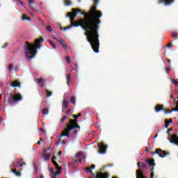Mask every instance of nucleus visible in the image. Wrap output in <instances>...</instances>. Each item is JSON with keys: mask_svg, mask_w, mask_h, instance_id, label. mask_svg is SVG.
Masks as SVG:
<instances>
[{"mask_svg": "<svg viewBox=\"0 0 178 178\" xmlns=\"http://www.w3.org/2000/svg\"><path fill=\"white\" fill-rule=\"evenodd\" d=\"M94 6L91 7L88 13H82L81 9H72V12L67 14L70 19L71 26L64 28V31L69 30L71 27H82L85 31H87V40L90 45H99V40L98 38V30H99V24H101V17L102 12L97 10V5L99 0H93ZM77 13H81L84 19L74 21V17H77Z\"/></svg>", "mask_w": 178, "mask_h": 178, "instance_id": "f257e3e1", "label": "nucleus"}, {"mask_svg": "<svg viewBox=\"0 0 178 178\" xmlns=\"http://www.w3.org/2000/svg\"><path fill=\"white\" fill-rule=\"evenodd\" d=\"M66 128L63 130L60 137L70 138V136H74L80 131V125L77 124V119L70 120L69 123L66 124Z\"/></svg>", "mask_w": 178, "mask_h": 178, "instance_id": "f03ea898", "label": "nucleus"}, {"mask_svg": "<svg viewBox=\"0 0 178 178\" xmlns=\"http://www.w3.org/2000/svg\"><path fill=\"white\" fill-rule=\"evenodd\" d=\"M41 48V45H25L24 54L26 59H33L37 55V50Z\"/></svg>", "mask_w": 178, "mask_h": 178, "instance_id": "7ed1b4c3", "label": "nucleus"}, {"mask_svg": "<svg viewBox=\"0 0 178 178\" xmlns=\"http://www.w3.org/2000/svg\"><path fill=\"white\" fill-rule=\"evenodd\" d=\"M23 99V97L20 94H15L10 93L8 95L7 101L8 102V105H13V104H16V102H19Z\"/></svg>", "mask_w": 178, "mask_h": 178, "instance_id": "20e7f679", "label": "nucleus"}, {"mask_svg": "<svg viewBox=\"0 0 178 178\" xmlns=\"http://www.w3.org/2000/svg\"><path fill=\"white\" fill-rule=\"evenodd\" d=\"M155 154H157V155H159V156H160V158H165V156H167V155H169L168 153H167L166 152H165L161 149H156V152H152V155H155Z\"/></svg>", "mask_w": 178, "mask_h": 178, "instance_id": "39448f33", "label": "nucleus"}, {"mask_svg": "<svg viewBox=\"0 0 178 178\" xmlns=\"http://www.w3.org/2000/svg\"><path fill=\"white\" fill-rule=\"evenodd\" d=\"M98 147H99V152H100V154H105L106 152L108 146L105 145V143L102 142L99 144Z\"/></svg>", "mask_w": 178, "mask_h": 178, "instance_id": "423d86ee", "label": "nucleus"}, {"mask_svg": "<svg viewBox=\"0 0 178 178\" xmlns=\"http://www.w3.org/2000/svg\"><path fill=\"white\" fill-rule=\"evenodd\" d=\"M41 42H44V38H40L35 40V43H30L29 42H25V45H41Z\"/></svg>", "mask_w": 178, "mask_h": 178, "instance_id": "0eeeda50", "label": "nucleus"}, {"mask_svg": "<svg viewBox=\"0 0 178 178\" xmlns=\"http://www.w3.org/2000/svg\"><path fill=\"white\" fill-rule=\"evenodd\" d=\"M170 143H171V144H175V145H178V137H177V135L173 134L171 136V139L170 140Z\"/></svg>", "mask_w": 178, "mask_h": 178, "instance_id": "6e6552de", "label": "nucleus"}, {"mask_svg": "<svg viewBox=\"0 0 178 178\" xmlns=\"http://www.w3.org/2000/svg\"><path fill=\"white\" fill-rule=\"evenodd\" d=\"M96 178H109V173H108V172H105V173L98 172L96 175Z\"/></svg>", "mask_w": 178, "mask_h": 178, "instance_id": "1a4fd4ad", "label": "nucleus"}, {"mask_svg": "<svg viewBox=\"0 0 178 178\" xmlns=\"http://www.w3.org/2000/svg\"><path fill=\"white\" fill-rule=\"evenodd\" d=\"M163 2L166 6H169V5H172L175 2V0H160L159 3H162Z\"/></svg>", "mask_w": 178, "mask_h": 178, "instance_id": "9d476101", "label": "nucleus"}, {"mask_svg": "<svg viewBox=\"0 0 178 178\" xmlns=\"http://www.w3.org/2000/svg\"><path fill=\"white\" fill-rule=\"evenodd\" d=\"M42 158L44 159V161H49V159L51 158V154L50 153H44L42 155Z\"/></svg>", "mask_w": 178, "mask_h": 178, "instance_id": "9b49d317", "label": "nucleus"}, {"mask_svg": "<svg viewBox=\"0 0 178 178\" xmlns=\"http://www.w3.org/2000/svg\"><path fill=\"white\" fill-rule=\"evenodd\" d=\"M20 82L17 80H15L10 83L11 87H20Z\"/></svg>", "mask_w": 178, "mask_h": 178, "instance_id": "f8f14e48", "label": "nucleus"}, {"mask_svg": "<svg viewBox=\"0 0 178 178\" xmlns=\"http://www.w3.org/2000/svg\"><path fill=\"white\" fill-rule=\"evenodd\" d=\"M138 166L139 169H142L143 170H144L147 168V164L144 162H141V163L138 162Z\"/></svg>", "mask_w": 178, "mask_h": 178, "instance_id": "ddd939ff", "label": "nucleus"}, {"mask_svg": "<svg viewBox=\"0 0 178 178\" xmlns=\"http://www.w3.org/2000/svg\"><path fill=\"white\" fill-rule=\"evenodd\" d=\"M154 109H155L156 113L161 112V111H163V105L157 104L155 106Z\"/></svg>", "mask_w": 178, "mask_h": 178, "instance_id": "4468645a", "label": "nucleus"}, {"mask_svg": "<svg viewBox=\"0 0 178 178\" xmlns=\"http://www.w3.org/2000/svg\"><path fill=\"white\" fill-rule=\"evenodd\" d=\"M91 48L95 54H98V52H99V45H91Z\"/></svg>", "mask_w": 178, "mask_h": 178, "instance_id": "2eb2a0df", "label": "nucleus"}, {"mask_svg": "<svg viewBox=\"0 0 178 178\" xmlns=\"http://www.w3.org/2000/svg\"><path fill=\"white\" fill-rule=\"evenodd\" d=\"M146 163H148L149 166H155V161L154 159H147Z\"/></svg>", "mask_w": 178, "mask_h": 178, "instance_id": "dca6fc26", "label": "nucleus"}, {"mask_svg": "<svg viewBox=\"0 0 178 178\" xmlns=\"http://www.w3.org/2000/svg\"><path fill=\"white\" fill-rule=\"evenodd\" d=\"M28 2L29 3L31 10H35V8L34 7L35 2L33 1V0H28Z\"/></svg>", "mask_w": 178, "mask_h": 178, "instance_id": "f3484780", "label": "nucleus"}, {"mask_svg": "<svg viewBox=\"0 0 178 178\" xmlns=\"http://www.w3.org/2000/svg\"><path fill=\"white\" fill-rule=\"evenodd\" d=\"M66 79H67V86H70V83L72 81V74H68L66 76Z\"/></svg>", "mask_w": 178, "mask_h": 178, "instance_id": "a211bd4d", "label": "nucleus"}, {"mask_svg": "<svg viewBox=\"0 0 178 178\" xmlns=\"http://www.w3.org/2000/svg\"><path fill=\"white\" fill-rule=\"evenodd\" d=\"M56 170H58V172H56L54 174V175L53 177H51V178H56V176H59V175H60V173L62 172V168H56Z\"/></svg>", "mask_w": 178, "mask_h": 178, "instance_id": "6ab92c4d", "label": "nucleus"}, {"mask_svg": "<svg viewBox=\"0 0 178 178\" xmlns=\"http://www.w3.org/2000/svg\"><path fill=\"white\" fill-rule=\"evenodd\" d=\"M67 106H69V102H67V100H64L63 102V108H65V109H67Z\"/></svg>", "mask_w": 178, "mask_h": 178, "instance_id": "aec40b11", "label": "nucleus"}, {"mask_svg": "<svg viewBox=\"0 0 178 178\" xmlns=\"http://www.w3.org/2000/svg\"><path fill=\"white\" fill-rule=\"evenodd\" d=\"M57 42H59V44H61V45H66V42L63 40V39H61L60 38L57 39Z\"/></svg>", "mask_w": 178, "mask_h": 178, "instance_id": "412c9836", "label": "nucleus"}, {"mask_svg": "<svg viewBox=\"0 0 178 178\" xmlns=\"http://www.w3.org/2000/svg\"><path fill=\"white\" fill-rule=\"evenodd\" d=\"M64 3L66 6H71L72 1L71 0H64Z\"/></svg>", "mask_w": 178, "mask_h": 178, "instance_id": "4be33fe9", "label": "nucleus"}, {"mask_svg": "<svg viewBox=\"0 0 178 178\" xmlns=\"http://www.w3.org/2000/svg\"><path fill=\"white\" fill-rule=\"evenodd\" d=\"M22 20H28L29 22H30V20H31V17H27V15H24L22 17Z\"/></svg>", "mask_w": 178, "mask_h": 178, "instance_id": "5701e85b", "label": "nucleus"}, {"mask_svg": "<svg viewBox=\"0 0 178 178\" xmlns=\"http://www.w3.org/2000/svg\"><path fill=\"white\" fill-rule=\"evenodd\" d=\"M47 31H49V33H55V31H54V29H52V26H48L46 28Z\"/></svg>", "mask_w": 178, "mask_h": 178, "instance_id": "b1692460", "label": "nucleus"}, {"mask_svg": "<svg viewBox=\"0 0 178 178\" xmlns=\"http://www.w3.org/2000/svg\"><path fill=\"white\" fill-rule=\"evenodd\" d=\"M49 113V111H48L47 108H43L42 110V115H48Z\"/></svg>", "mask_w": 178, "mask_h": 178, "instance_id": "393cba45", "label": "nucleus"}, {"mask_svg": "<svg viewBox=\"0 0 178 178\" xmlns=\"http://www.w3.org/2000/svg\"><path fill=\"white\" fill-rule=\"evenodd\" d=\"M13 173H14V175H15V176H18V177H20V175H21V173L17 172V170H16V169L13 170Z\"/></svg>", "mask_w": 178, "mask_h": 178, "instance_id": "a878e982", "label": "nucleus"}, {"mask_svg": "<svg viewBox=\"0 0 178 178\" xmlns=\"http://www.w3.org/2000/svg\"><path fill=\"white\" fill-rule=\"evenodd\" d=\"M66 119H67V115H63L60 120V123H63Z\"/></svg>", "mask_w": 178, "mask_h": 178, "instance_id": "bb28decb", "label": "nucleus"}, {"mask_svg": "<svg viewBox=\"0 0 178 178\" xmlns=\"http://www.w3.org/2000/svg\"><path fill=\"white\" fill-rule=\"evenodd\" d=\"M49 172L51 173L50 177H52V175H55V169L54 168H51Z\"/></svg>", "mask_w": 178, "mask_h": 178, "instance_id": "cd10ccee", "label": "nucleus"}, {"mask_svg": "<svg viewBox=\"0 0 178 178\" xmlns=\"http://www.w3.org/2000/svg\"><path fill=\"white\" fill-rule=\"evenodd\" d=\"M70 102H71L72 104H73V105H76V97H71Z\"/></svg>", "mask_w": 178, "mask_h": 178, "instance_id": "c85d7f7f", "label": "nucleus"}, {"mask_svg": "<svg viewBox=\"0 0 178 178\" xmlns=\"http://www.w3.org/2000/svg\"><path fill=\"white\" fill-rule=\"evenodd\" d=\"M52 163L54 165L56 169H59V168H61L60 166H59V164L56 163V161H52Z\"/></svg>", "mask_w": 178, "mask_h": 178, "instance_id": "c756f323", "label": "nucleus"}, {"mask_svg": "<svg viewBox=\"0 0 178 178\" xmlns=\"http://www.w3.org/2000/svg\"><path fill=\"white\" fill-rule=\"evenodd\" d=\"M172 83L176 86L178 87V80L172 79Z\"/></svg>", "mask_w": 178, "mask_h": 178, "instance_id": "7c9ffc66", "label": "nucleus"}, {"mask_svg": "<svg viewBox=\"0 0 178 178\" xmlns=\"http://www.w3.org/2000/svg\"><path fill=\"white\" fill-rule=\"evenodd\" d=\"M37 81L39 84H42L43 81H44V79L42 78H38L37 79Z\"/></svg>", "mask_w": 178, "mask_h": 178, "instance_id": "2f4dec72", "label": "nucleus"}, {"mask_svg": "<svg viewBox=\"0 0 178 178\" xmlns=\"http://www.w3.org/2000/svg\"><path fill=\"white\" fill-rule=\"evenodd\" d=\"M47 95L46 97H51L52 95V91H49L48 90H46Z\"/></svg>", "mask_w": 178, "mask_h": 178, "instance_id": "473e14b6", "label": "nucleus"}, {"mask_svg": "<svg viewBox=\"0 0 178 178\" xmlns=\"http://www.w3.org/2000/svg\"><path fill=\"white\" fill-rule=\"evenodd\" d=\"M86 173H92V171L91 170V168L88 167L85 169Z\"/></svg>", "mask_w": 178, "mask_h": 178, "instance_id": "72a5a7b5", "label": "nucleus"}, {"mask_svg": "<svg viewBox=\"0 0 178 178\" xmlns=\"http://www.w3.org/2000/svg\"><path fill=\"white\" fill-rule=\"evenodd\" d=\"M172 38H177V37H178V33H176V32H172Z\"/></svg>", "mask_w": 178, "mask_h": 178, "instance_id": "f704fd0d", "label": "nucleus"}, {"mask_svg": "<svg viewBox=\"0 0 178 178\" xmlns=\"http://www.w3.org/2000/svg\"><path fill=\"white\" fill-rule=\"evenodd\" d=\"M20 165V161H18L17 163H15L13 165V168H19Z\"/></svg>", "mask_w": 178, "mask_h": 178, "instance_id": "c9c22d12", "label": "nucleus"}, {"mask_svg": "<svg viewBox=\"0 0 178 178\" xmlns=\"http://www.w3.org/2000/svg\"><path fill=\"white\" fill-rule=\"evenodd\" d=\"M164 112L165 115H168V113H172V112H173V109L172 111L166 109L164 111Z\"/></svg>", "mask_w": 178, "mask_h": 178, "instance_id": "e433bc0d", "label": "nucleus"}, {"mask_svg": "<svg viewBox=\"0 0 178 178\" xmlns=\"http://www.w3.org/2000/svg\"><path fill=\"white\" fill-rule=\"evenodd\" d=\"M70 47H69V46L67 45H63L62 49H64V51H66L67 49H69Z\"/></svg>", "mask_w": 178, "mask_h": 178, "instance_id": "4c0bfd02", "label": "nucleus"}, {"mask_svg": "<svg viewBox=\"0 0 178 178\" xmlns=\"http://www.w3.org/2000/svg\"><path fill=\"white\" fill-rule=\"evenodd\" d=\"M65 60H66L67 63L69 65L70 63V57L67 56L65 58Z\"/></svg>", "mask_w": 178, "mask_h": 178, "instance_id": "58836bf2", "label": "nucleus"}, {"mask_svg": "<svg viewBox=\"0 0 178 178\" xmlns=\"http://www.w3.org/2000/svg\"><path fill=\"white\" fill-rule=\"evenodd\" d=\"M165 129H168V127H169V120H165Z\"/></svg>", "mask_w": 178, "mask_h": 178, "instance_id": "ea45409f", "label": "nucleus"}, {"mask_svg": "<svg viewBox=\"0 0 178 178\" xmlns=\"http://www.w3.org/2000/svg\"><path fill=\"white\" fill-rule=\"evenodd\" d=\"M8 70H13V64H10L8 67Z\"/></svg>", "mask_w": 178, "mask_h": 178, "instance_id": "a19ab883", "label": "nucleus"}, {"mask_svg": "<svg viewBox=\"0 0 178 178\" xmlns=\"http://www.w3.org/2000/svg\"><path fill=\"white\" fill-rule=\"evenodd\" d=\"M18 2H19L20 5H22V6H24V3H23V1H20V0H18Z\"/></svg>", "mask_w": 178, "mask_h": 178, "instance_id": "79ce46f5", "label": "nucleus"}, {"mask_svg": "<svg viewBox=\"0 0 178 178\" xmlns=\"http://www.w3.org/2000/svg\"><path fill=\"white\" fill-rule=\"evenodd\" d=\"M72 118H74V119H79V117H77L76 115H73Z\"/></svg>", "mask_w": 178, "mask_h": 178, "instance_id": "37998d69", "label": "nucleus"}, {"mask_svg": "<svg viewBox=\"0 0 178 178\" xmlns=\"http://www.w3.org/2000/svg\"><path fill=\"white\" fill-rule=\"evenodd\" d=\"M70 113V109L66 111V114L69 115Z\"/></svg>", "mask_w": 178, "mask_h": 178, "instance_id": "c03bdc74", "label": "nucleus"}, {"mask_svg": "<svg viewBox=\"0 0 178 178\" xmlns=\"http://www.w3.org/2000/svg\"><path fill=\"white\" fill-rule=\"evenodd\" d=\"M90 169H95V165L92 164L90 167Z\"/></svg>", "mask_w": 178, "mask_h": 178, "instance_id": "a18cd8bd", "label": "nucleus"}, {"mask_svg": "<svg viewBox=\"0 0 178 178\" xmlns=\"http://www.w3.org/2000/svg\"><path fill=\"white\" fill-rule=\"evenodd\" d=\"M56 160V156H54L52 158V161H55Z\"/></svg>", "mask_w": 178, "mask_h": 178, "instance_id": "49530a36", "label": "nucleus"}, {"mask_svg": "<svg viewBox=\"0 0 178 178\" xmlns=\"http://www.w3.org/2000/svg\"><path fill=\"white\" fill-rule=\"evenodd\" d=\"M150 178H154V172H152L150 175Z\"/></svg>", "mask_w": 178, "mask_h": 178, "instance_id": "de8ad7c7", "label": "nucleus"}, {"mask_svg": "<svg viewBox=\"0 0 178 178\" xmlns=\"http://www.w3.org/2000/svg\"><path fill=\"white\" fill-rule=\"evenodd\" d=\"M170 131H172V129H169L167 131L168 134H169V133H170Z\"/></svg>", "mask_w": 178, "mask_h": 178, "instance_id": "09e8293b", "label": "nucleus"}, {"mask_svg": "<svg viewBox=\"0 0 178 178\" xmlns=\"http://www.w3.org/2000/svg\"><path fill=\"white\" fill-rule=\"evenodd\" d=\"M58 156H60V155H62V152H58Z\"/></svg>", "mask_w": 178, "mask_h": 178, "instance_id": "8fccbe9b", "label": "nucleus"}, {"mask_svg": "<svg viewBox=\"0 0 178 178\" xmlns=\"http://www.w3.org/2000/svg\"><path fill=\"white\" fill-rule=\"evenodd\" d=\"M52 48H53V49H56V45H52Z\"/></svg>", "mask_w": 178, "mask_h": 178, "instance_id": "3c124183", "label": "nucleus"}, {"mask_svg": "<svg viewBox=\"0 0 178 178\" xmlns=\"http://www.w3.org/2000/svg\"><path fill=\"white\" fill-rule=\"evenodd\" d=\"M78 118H80L81 116V113H78L76 115Z\"/></svg>", "mask_w": 178, "mask_h": 178, "instance_id": "603ef678", "label": "nucleus"}, {"mask_svg": "<svg viewBox=\"0 0 178 178\" xmlns=\"http://www.w3.org/2000/svg\"><path fill=\"white\" fill-rule=\"evenodd\" d=\"M49 44H50L51 45H54V43H52V40H50V41H49Z\"/></svg>", "mask_w": 178, "mask_h": 178, "instance_id": "864d4df0", "label": "nucleus"}, {"mask_svg": "<svg viewBox=\"0 0 178 178\" xmlns=\"http://www.w3.org/2000/svg\"><path fill=\"white\" fill-rule=\"evenodd\" d=\"M172 123V119H170L169 121H168V124Z\"/></svg>", "mask_w": 178, "mask_h": 178, "instance_id": "5fc2aeb1", "label": "nucleus"}, {"mask_svg": "<svg viewBox=\"0 0 178 178\" xmlns=\"http://www.w3.org/2000/svg\"><path fill=\"white\" fill-rule=\"evenodd\" d=\"M170 47H172V45H166L165 46L166 48H170Z\"/></svg>", "mask_w": 178, "mask_h": 178, "instance_id": "6e6d98bb", "label": "nucleus"}, {"mask_svg": "<svg viewBox=\"0 0 178 178\" xmlns=\"http://www.w3.org/2000/svg\"><path fill=\"white\" fill-rule=\"evenodd\" d=\"M2 123V117H0V124Z\"/></svg>", "mask_w": 178, "mask_h": 178, "instance_id": "4d7b16f0", "label": "nucleus"}, {"mask_svg": "<svg viewBox=\"0 0 178 178\" xmlns=\"http://www.w3.org/2000/svg\"><path fill=\"white\" fill-rule=\"evenodd\" d=\"M169 68H166V72H167V73H169Z\"/></svg>", "mask_w": 178, "mask_h": 178, "instance_id": "13d9d810", "label": "nucleus"}, {"mask_svg": "<svg viewBox=\"0 0 178 178\" xmlns=\"http://www.w3.org/2000/svg\"><path fill=\"white\" fill-rule=\"evenodd\" d=\"M40 131H41L42 133H44V129H40Z\"/></svg>", "mask_w": 178, "mask_h": 178, "instance_id": "bf43d9fd", "label": "nucleus"}, {"mask_svg": "<svg viewBox=\"0 0 178 178\" xmlns=\"http://www.w3.org/2000/svg\"><path fill=\"white\" fill-rule=\"evenodd\" d=\"M167 62H168V63H170V59H167Z\"/></svg>", "mask_w": 178, "mask_h": 178, "instance_id": "052dcab7", "label": "nucleus"}, {"mask_svg": "<svg viewBox=\"0 0 178 178\" xmlns=\"http://www.w3.org/2000/svg\"><path fill=\"white\" fill-rule=\"evenodd\" d=\"M154 171V168H152L150 170V172H153Z\"/></svg>", "mask_w": 178, "mask_h": 178, "instance_id": "680f3d73", "label": "nucleus"}, {"mask_svg": "<svg viewBox=\"0 0 178 178\" xmlns=\"http://www.w3.org/2000/svg\"><path fill=\"white\" fill-rule=\"evenodd\" d=\"M38 144L39 145H40L41 141H38Z\"/></svg>", "mask_w": 178, "mask_h": 178, "instance_id": "e2e57ef3", "label": "nucleus"}, {"mask_svg": "<svg viewBox=\"0 0 178 178\" xmlns=\"http://www.w3.org/2000/svg\"><path fill=\"white\" fill-rule=\"evenodd\" d=\"M5 48H6V46H3V47H2V49H5Z\"/></svg>", "mask_w": 178, "mask_h": 178, "instance_id": "0e129e2a", "label": "nucleus"}, {"mask_svg": "<svg viewBox=\"0 0 178 178\" xmlns=\"http://www.w3.org/2000/svg\"><path fill=\"white\" fill-rule=\"evenodd\" d=\"M166 45H172V42L167 44Z\"/></svg>", "mask_w": 178, "mask_h": 178, "instance_id": "69168bd1", "label": "nucleus"}, {"mask_svg": "<svg viewBox=\"0 0 178 178\" xmlns=\"http://www.w3.org/2000/svg\"><path fill=\"white\" fill-rule=\"evenodd\" d=\"M20 168L23 167V164H19V165Z\"/></svg>", "mask_w": 178, "mask_h": 178, "instance_id": "338daca9", "label": "nucleus"}, {"mask_svg": "<svg viewBox=\"0 0 178 178\" xmlns=\"http://www.w3.org/2000/svg\"><path fill=\"white\" fill-rule=\"evenodd\" d=\"M40 178H44V175H41V176H40Z\"/></svg>", "mask_w": 178, "mask_h": 178, "instance_id": "774afa93", "label": "nucleus"}]
</instances>
